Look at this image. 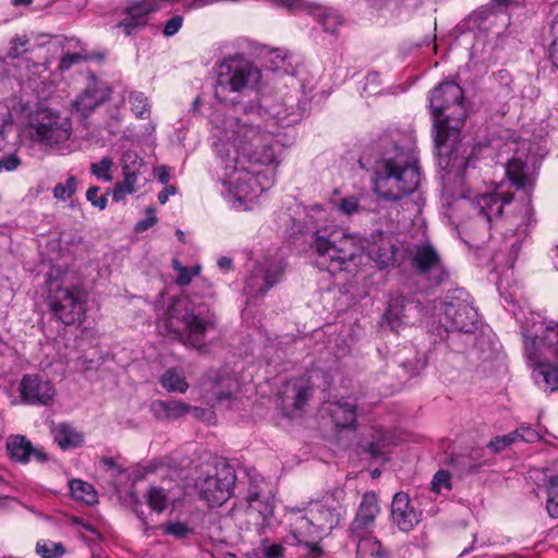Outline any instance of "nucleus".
I'll use <instances>...</instances> for the list:
<instances>
[{"instance_id":"f257e3e1","label":"nucleus","mask_w":558,"mask_h":558,"mask_svg":"<svg viewBox=\"0 0 558 558\" xmlns=\"http://www.w3.org/2000/svg\"><path fill=\"white\" fill-rule=\"evenodd\" d=\"M211 122L217 137L214 149L223 170L225 184L240 202L257 198L271 182L255 167H277L283 145L266 125L248 118L229 117L221 122L214 118Z\"/></svg>"},{"instance_id":"f03ea898","label":"nucleus","mask_w":558,"mask_h":558,"mask_svg":"<svg viewBox=\"0 0 558 558\" xmlns=\"http://www.w3.org/2000/svg\"><path fill=\"white\" fill-rule=\"evenodd\" d=\"M505 172L509 181L523 196L520 202L513 201L512 193L497 185L493 191L463 197L461 207L470 211V217L462 223L465 232H474L481 238L489 235L495 226L502 231L504 250L509 251L493 255V270L512 268L518 257L520 245L527 235L533 218L531 194L534 187V178L527 166L518 158L508 161Z\"/></svg>"},{"instance_id":"7ed1b4c3","label":"nucleus","mask_w":558,"mask_h":558,"mask_svg":"<svg viewBox=\"0 0 558 558\" xmlns=\"http://www.w3.org/2000/svg\"><path fill=\"white\" fill-rule=\"evenodd\" d=\"M463 99V90L454 82L440 83L429 98L438 165L448 173L461 177L471 165L460 140V130L466 117Z\"/></svg>"},{"instance_id":"20e7f679","label":"nucleus","mask_w":558,"mask_h":558,"mask_svg":"<svg viewBox=\"0 0 558 558\" xmlns=\"http://www.w3.org/2000/svg\"><path fill=\"white\" fill-rule=\"evenodd\" d=\"M377 150L372 165L374 192L388 202H399L415 194L421 171L411 138L398 132L383 135Z\"/></svg>"},{"instance_id":"39448f33","label":"nucleus","mask_w":558,"mask_h":558,"mask_svg":"<svg viewBox=\"0 0 558 558\" xmlns=\"http://www.w3.org/2000/svg\"><path fill=\"white\" fill-rule=\"evenodd\" d=\"M157 328L160 333L185 345L202 349L207 333L215 329V314L204 302L179 295L172 298L167 306L157 307Z\"/></svg>"},{"instance_id":"423d86ee","label":"nucleus","mask_w":558,"mask_h":558,"mask_svg":"<svg viewBox=\"0 0 558 558\" xmlns=\"http://www.w3.org/2000/svg\"><path fill=\"white\" fill-rule=\"evenodd\" d=\"M311 247L316 255V265L331 274L356 271L364 258V247L357 238L337 227L317 229Z\"/></svg>"},{"instance_id":"0eeeda50","label":"nucleus","mask_w":558,"mask_h":558,"mask_svg":"<svg viewBox=\"0 0 558 558\" xmlns=\"http://www.w3.org/2000/svg\"><path fill=\"white\" fill-rule=\"evenodd\" d=\"M260 76L259 69L248 59L241 54L230 57L218 66L215 95L220 101L235 105L240 95L256 90Z\"/></svg>"},{"instance_id":"6e6552de","label":"nucleus","mask_w":558,"mask_h":558,"mask_svg":"<svg viewBox=\"0 0 558 558\" xmlns=\"http://www.w3.org/2000/svg\"><path fill=\"white\" fill-rule=\"evenodd\" d=\"M71 132L72 123L69 118L50 110H39L23 128L22 135L48 146H57L66 142Z\"/></svg>"},{"instance_id":"1a4fd4ad","label":"nucleus","mask_w":558,"mask_h":558,"mask_svg":"<svg viewBox=\"0 0 558 558\" xmlns=\"http://www.w3.org/2000/svg\"><path fill=\"white\" fill-rule=\"evenodd\" d=\"M85 303L84 292L78 287H62L57 280H48V304L63 324L80 323L85 314Z\"/></svg>"},{"instance_id":"9d476101","label":"nucleus","mask_w":558,"mask_h":558,"mask_svg":"<svg viewBox=\"0 0 558 558\" xmlns=\"http://www.w3.org/2000/svg\"><path fill=\"white\" fill-rule=\"evenodd\" d=\"M235 480L234 469L229 464H221L202 473L195 481V488L199 498L208 506H221L230 498Z\"/></svg>"},{"instance_id":"9b49d317","label":"nucleus","mask_w":558,"mask_h":558,"mask_svg":"<svg viewBox=\"0 0 558 558\" xmlns=\"http://www.w3.org/2000/svg\"><path fill=\"white\" fill-rule=\"evenodd\" d=\"M441 323L446 330L472 332L477 323V311L464 290L449 291L441 306Z\"/></svg>"},{"instance_id":"f8f14e48","label":"nucleus","mask_w":558,"mask_h":558,"mask_svg":"<svg viewBox=\"0 0 558 558\" xmlns=\"http://www.w3.org/2000/svg\"><path fill=\"white\" fill-rule=\"evenodd\" d=\"M287 263L281 258H265L255 264L246 279L244 292L251 298L263 296L284 276Z\"/></svg>"},{"instance_id":"ddd939ff","label":"nucleus","mask_w":558,"mask_h":558,"mask_svg":"<svg viewBox=\"0 0 558 558\" xmlns=\"http://www.w3.org/2000/svg\"><path fill=\"white\" fill-rule=\"evenodd\" d=\"M286 518L290 527V535L286 538V543L292 546H304L308 558L318 557L322 550L313 539L320 533L313 523L308 510L306 509L305 514L300 510H291Z\"/></svg>"},{"instance_id":"4468645a","label":"nucleus","mask_w":558,"mask_h":558,"mask_svg":"<svg viewBox=\"0 0 558 558\" xmlns=\"http://www.w3.org/2000/svg\"><path fill=\"white\" fill-rule=\"evenodd\" d=\"M412 264L416 272L432 286H440L449 280V271L438 251L428 242L414 247Z\"/></svg>"},{"instance_id":"2eb2a0df","label":"nucleus","mask_w":558,"mask_h":558,"mask_svg":"<svg viewBox=\"0 0 558 558\" xmlns=\"http://www.w3.org/2000/svg\"><path fill=\"white\" fill-rule=\"evenodd\" d=\"M342 494V492H336L308 505V514L319 533L331 531L344 517L345 509L340 500Z\"/></svg>"},{"instance_id":"dca6fc26","label":"nucleus","mask_w":558,"mask_h":558,"mask_svg":"<svg viewBox=\"0 0 558 558\" xmlns=\"http://www.w3.org/2000/svg\"><path fill=\"white\" fill-rule=\"evenodd\" d=\"M304 112L305 108L301 106L294 96H287L278 100L265 97L262 100V105L257 108V114L260 118L269 117L282 126L298 123L303 118Z\"/></svg>"},{"instance_id":"f3484780","label":"nucleus","mask_w":558,"mask_h":558,"mask_svg":"<svg viewBox=\"0 0 558 558\" xmlns=\"http://www.w3.org/2000/svg\"><path fill=\"white\" fill-rule=\"evenodd\" d=\"M508 24L509 16H501L485 4L472 11L461 22V28L472 33L499 34Z\"/></svg>"},{"instance_id":"a211bd4d","label":"nucleus","mask_w":558,"mask_h":558,"mask_svg":"<svg viewBox=\"0 0 558 558\" xmlns=\"http://www.w3.org/2000/svg\"><path fill=\"white\" fill-rule=\"evenodd\" d=\"M21 398L28 404H49L56 393L53 385L38 375H25L20 383Z\"/></svg>"},{"instance_id":"6ab92c4d","label":"nucleus","mask_w":558,"mask_h":558,"mask_svg":"<svg viewBox=\"0 0 558 558\" xmlns=\"http://www.w3.org/2000/svg\"><path fill=\"white\" fill-rule=\"evenodd\" d=\"M422 512L416 509L408 494L400 492L391 502V519L402 532L412 531L421 521Z\"/></svg>"},{"instance_id":"aec40b11","label":"nucleus","mask_w":558,"mask_h":558,"mask_svg":"<svg viewBox=\"0 0 558 558\" xmlns=\"http://www.w3.org/2000/svg\"><path fill=\"white\" fill-rule=\"evenodd\" d=\"M523 335L527 360H536L537 355H541V347L553 350V354L558 357V324H549L545 327L541 324L535 335H529L527 331Z\"/></svg>"},{"instance_id":"412c9836","label":"nucleus","mask_w":558,"mask_h":558,"mask_svg":"<svg viewBox=\"0 0 558 558\" xmlns=\"http://www.w3.org/2000/svg\"><path fill=\"white\" fill-rule=\"evenodd\" d=\"M159 9L158 0H140L126 8V16L116 26L125 36L132 35L147 23V15Z\"/></svg>"},{"instance_id":"4be33fe9","label":"nucleus","mask_w":558,"mask_h":558,"mask_svg":"<svg viewBox=\"0 0 558 558\" xmlns=\"http://www.w3.org/2000/svg\"><path fill=\"white\" fill-rule=\"evenodd\" d=\"M378 498L375 493H365L362 497L356 515L351 523V532L356 536H362L375 522L379 513Z\"/></svg>"},{"instance_id":"5701e85b","label":"nucleus","mask_w":558,"mask_h":558,"mask_svg":"<svg viewBox=\"0 0 558 558\" xmlns=\"http://www.w3.org/2000/svg\"><path fill=\"white\" fill-rule=\"evenodd\" d=\"M178 498V487L170 482L150 485L144 494L147 506L156 513H162L168 507L173 506Z\"/></svg>"},{"instance_id":"b1692460","label":"nucleus","mask_w":558,"mask_h":558,"mask_svg":"<svg viewBox=\"0 0 558 558\" xmlns=\"http://www.w3.org/2000/svg\"><path fill=\"white\" fill-rule=\"evenodd\" d=\"M312 396V387L304 378H293L286 383L280 399L286 409L301 410Z\"/></svg>"},{"instance_id":"393cba45","label":"nucleus","mask_w":558,"mask_h":558,"mask_svg":"<svg viewBox=\"0 0 558 558\" xmlns=\"http://www.w3.org/2000/svg\"><path fill=\"white\" fill-rule=\"evenodd\" d=\"M204 385H210L207 392L211 393L217 401L221 402L225 399L231 398L232 392L238 387V381L233 376L225 371H210L205 377Z\"/></svg>"},{"instance_id":"a878e982","label":"nucleus","mask_w":558,"mask_h":558,"mask_svg":"<svg viewBox=\"0 0 558 558\" xmlns=\"http://www.w3.org/2000/svg\"><path fill=\"white\" fill-rule=\"evenodd\" d=\"M326 412L337 428H354L356 422V404L341 399L328 402Z\"/></svg>"},{"instance_id":"bb28decb","label":"nucleus","mask_w":558,"mask_h":558,"mask_svg":"<svg viewBox=\"0 0 558 558\" xmlns=\"http://www.w3.org/2000/svg\"><path fill=\"white\" fill-rule=\"evenodd\" d=\"M367 256L374 260L378 267L389 266L395 260V247L391 240L381 234L373 238L367 246Z\"/></svg>"},{"instance_id":"cd10ccee","label":"nucleus","mask_w":558,"mask_h":558,"mask_svg":"<svg viewBox=\"0 0 558 558\" xmlns=\"http://www.w3.org/2000/svg\"><path fill=\"white\" fill-rule=\"evenodd\" d=\"M260 484H263V478H254L251 484L246 501L251 511H256L260 515L263 523H266L272 515L274 502L268 496L262 498Z\"/></svg>"},{"instance_id":"c85d7f7f","label":"nucleus","mask_w":558,"mask_h":558,"mask_svg":"<svg viewBox=\"0 0 558 558\" xmlns=\"http://www.w3.org/2000/svg\"><path fill=\"white\" fill-rule=\"evenodd\" d=\"M7 449L13 460L22 463L27 462L32 454H34L39 461H44L46 459L45 454L35 449L25 436H10L7 441Z\"/></svg>"},{"instance_id":"c756f323","label":"nucleus","mask_w":558,"mask_h":558,"mask_svg":"<svg viewBox=\"0 0 558 558\" xmlns=\"http://www.w3.org/2000/svg\"><path fill=\"white\" fill-rule=\"evenodd\" d=\"M539 357L541 355H537L536 360H529L534 364V380L544 390L555 391L558 389V367L543 363Z\"/></svg>"},{"instance_id":"7c9ffc66","label":"nucleus","mask_w":558,"mask_h":558,"mask_svg":"<svg viewBox=\"0 0 558 558\" xmlns=\"http://www.w3.org/2000/svg\"><path fill=\"white\" fill-rule=\"evenodd\" d=\"M107 98V92L97 86V84L89 85L84 92L75 99L74 106L77 111L83 116L89 114Z\"/></svg>"},{"instance_id":"2f4dec72","label":"nucleus","mask_w":558,"mask_h":558,"mask_svg":"<svg viewBox=\"0 0 558 558\" xmlns=\"http://www.w3.org/2000/svg\"><path fill=\"white\" fill-rule=\"evenodd\" d=\"M106 54L102 52L87 51V49L72 50L70 47L63 49L62 57L60 59L59 69L61 71H68L73 65L84 61L97 60L104 61Z\"/></svg>"},{"instance_id":"473e14b6","label":"nucleus","mask_w":558,"mask_h":558,"mask_svg":"<svg viewBox=\"0 0 558 558\" xmlns=\"http://www.w3.org/2000/svg\"><path fill=\"white\" fill-rule=\"evenodd\" d=\"M305 10L315 16L323 25L324 29L328 33L335 34L338 27L342 24L341 16L333 10L323 8L319 4L310 3Z\"/></svg>"},{"instance_id":"72a5a7b5","label":"nucleus","mask_w":558,"mask_h":558,"mask_svg":"<svg viewBox=\"0 0 558 558\" xmlns=\"http://www.w3.org/2000/svg\"><path fill=\"white\" fill-rule=\"evenodd\" d=\"M405 310L407 300L404 296L397 295L389 300L385 317L391 330L398 331L401 326L407 324L404 320L407 317Z\"/></svg>"},{"instance_id":"f704fd0d","label":"nucleus","mask_w":558,"mask_h":558,"mask_svg":"<svg viewBox=\"0 0 558 558\" xmlns=\"http://www.w3.org/2000/svg\"><path fill=\"white\" fill-rule=\"evenodd\" d=\"M54 441L60 448L66 450L77 448L83 444L82 434L77 433L72 426L68 424H59L53 429Z\"/></svg>"},{"instance_id":"c9c22d12","label":"nucleus","mask_w":558,"mask_h":558,"mask_svg":"<svg viewBox=\"0 0 558 558\" xmlns=\"http://www.w3.org/2000/svg\"><path fill=\"white\" fill-rule=\"evenodd\" d=\"M160 385L169 392L184 393L189 388L185 377L175 368H169L161 375Z\"/></svg>"},{"instance_id":"e433bc0d","label":"nucleus","mask_w":558,"mask_h":558,"mask_svg":"<svg viewBox=\"0 0 558 558\" xmlns=\"http://www.w3.org/2000/svg\"><path fill=\"white\" fill-rule=\"evenodd\" d=\"M70 490L75 499L84 501L87 505H94L98 501L97 493L93 485L82 480H72L70 482Z\"/></svg>"},{"instance_id":"4c0bfd02","label":"nucleus","mask_w":558,"mask_h":558,"mask_svg":"<svg viewBox=\"0 0 558 558\" xmlns=\"http://www.w3.org/2000/svg\"><path fill=\"white\" fill-rule=\"evenodd\" d=\"M123 181L117 183L112 191V198L116 202L122 201L125 195L132 194L135 191L137 174L131 171L128 166H125L123 167Z\"/></svg>"},{"instance_id":"58836bf2","label":"nucleus","mask_w":558,"mask_h":558,"mask_svg":"<svg viewBox=\"0 0 558 558\" xmlns=\"http://www.w3.org/2000/svg\"><path fill=\"white\" fill-rule=\"evenodd\" d=\"M357 558H386L381 544L371 537L361 538L356 548Z\"/></svg>"},{"instance_id":"ea45409f","label":"nucleus","mask_w":558,"mask_h":558,"mask_svg":"<svg viewBox=\"0 0 558 558\" xmlns=\"http://www.w3.org/2000/svg\"><path fill=\"white\" fill-rule=\"evenodd\" d=\"M159 530L163 535H170L177 539H187L194 535V529L181 521H169L159 525Z\"/></svg>"},{"instance_id":"a19ab883","label":"nucleus","mask_w":558,"mask_h":558,"mask_svg":"<svg viewBox=\"0 0 558 558\" xmlns=\"http://www.w3.org/2000/svg\"><path fill=\"white\" fill-rule=\"evenodd\" d=\"M546 509L551 518H558V474L546 481Z\"/></svg>"},{"instance_id":"79ce46f5","label":"nucleus","mask_w":558,"mask_h":558,"mask_svg":"<svg viewBox=\"0 0 558 558\" xmlns=\"http://www.w3.org/2000/svg\"><path fill=\"white\" fill-rule=\"evenodd\" d=\"M131 110L140 119H147L150 114L148 98L142 92H132L129 96Z\"/></svg>"},{"instance_id":"37998d69","label":"nucleus","mask_w":558,"mask_h":558,"mask_svg":"<svg viewBox=\"0 0 558 558\" xmlns=\"http://www.w3.org/2000/svg\"><path fill=\"white\" fill-rule=\"evenodd\" d=\"M113 167V159L111 157H102L100 161L90 163V173L95 175L98 180H102L105 182H111L113 177L111 174V169Z\"/></svg>"},{"instance_id":"c03bdc74","label":"nucleus","mask_w":558,"mask_h":558,"mask_svg":"<svg viewBox=\"0 0 558 558\" xmlns=\"http://www.w3.org/2000/svg\"><path fill=\"white\" fill-rule=\"evenodd\" d=\"M36 553L43 558L61 557L65 550L61 543L39 541L36 544Z\"/></svg>"},{"instance_id":"a18cd8bd","label":"nucleus","mask_w":558,"mask_h":558,"mask_svg":"<svg viewBox=\"0 0 558 558\" xmlns=\"http://www.w3.org/2000/svg\"><path fill=\"white\" fill-rule=\"evenodd\" d=\"M77 189V180L74 175H70L65 184L58 183L53 189V197L59 201L71 198Z\"/></svg>"},{"instance_id":"49530a36","label":"nucleus","mask_w":558,"mask_h":558,"mask_svg":"<svg viewBox=\"0 0 558 558\" xmlns=\"http://www.w3.org/2000/svg\"><path fill=\"white\" fill-rule=\"evenodd\" d=\"M519 439V432H511L507 435L496 436L492 439L487 447L494 452L498 453L502 451L505 448L515 442Z\"/></svg>"},{"instance_id":"de8ad7c7","label":"nucleus","mask_w":558,"mask_h":558,"mask_svg":"<svg viewBox=\"0 0 558 558\" xmlns=\"http://www.w3.org/2000/svg\"><path fill=\"white\" fill-rule=\"evenodd\" d=\"M174 269L178 271L175 282L179 286H189L194 277L199 272V267H184L174 260Z\"/></svg>"},{"instance_id":"09e8293b","label":"nucleus","mask_w":558,"mask_h":558,"mask_svg":"<svg viewBox=\"0 0 558 558\" xmlns=\"http://www.w3.org/2000/svg\"><path fill=\"white\" fill-rule=\"evenodd\" d=\"M432 490L439 494L444 489L450 490L451 489V475L448 471L439 470L435 473L433 480H432Z\"/></svg>"},{"instance_id":"8fccbe9b","label":"nucleus","mask_w":558,"mask_h":558,"mask_svg":"<svg viewBox=\"0 0 558 558\" xmlns=\"http://www.w3.org/2000/svg\"><path fill=\"white\" fill-rule=\"evenodd\" d=\"M190 404L184 403L178 400L167 401V410H168V420H177L185 414H187L191 410H193Z\"/></svg>"},{"instance_id":"3c124183","label":"nucleus","mask_w":558,"mask_h":558,"mask_svg":"<svg viewBox=\"0 0 558 558\" xmlns=\"http://www.w3.org/2000/svg\"><path fill=\"white\" fill-rule=\"evenodd\" d=\"M386 440L380 436L377 440L367 444L365 450L373 458L378 460H386Z\"/></svg>"},{"instance_id":"603ef678","label":"nucleus","mask_w":558,"mask_h":558,"mask_svg":"<svg viewBox=\"0 0 558 558\" xmlns=\"http://www.w3.org/2000/svg\"><path fill=\"white\" fill-rule=\"evenodd\" d=\"M12 128L9 108L0 102V150L4 147L5 132Z\"/></svg>"},{"instance_id":"864d4df0","label":"nucleus","mask_w":558,"mask_h":558,"mask_svg":"<svg viewBox=\"0 0 558 558\" xmlns=\"http://www.w3.org/2000/svg\"><path fill=\"white\" fill-rule=\"evenodd\" d=\"M550 34L553 41L549 46V58L553 64L558 69V15L554 19L550 25Z\"/></svg>"},{"instance_id":"5fc2aeb1","label":"nucleus","mask_w":558,"mask_h":558,"mask_svg":"<svg viewBox=\"0 0 558 558\" xmlns=\"http://www.w3.org/2000/svg\"><path fill=\"white\" fill-rule=\"evenodd\" d=\"M99 187L98 186H92L86 192V198L90 204L100 210L105 209L107 207V194H104L101 196H98Z\"/></svg>"},{"instance_id":"6e6d98bb","label":"nucleus","mask_w":558,"mask_h":558,"mask_svg":"<svg viewBox=\"0 0 558 558\" xmlns=\"http://www.w3.org/2000/svg\"><path fill=\"white\" fill-rule=\"evenodd\" d=\"M337 206L342 214L348 216L359 211L360 209L359 198L355 196L342 198Z\"/></svg>"},{"instance_id":"4d7b16f0","label":"nucleus","mask_w":558,"mask_h":558,"mask_svg":"<svg viewBox=\"0 0 558 558\" xmlns=\"http://www.w3.org/2000/svg\"><path fill=\"white\" fill-rule=\"evenodd\" d=\"M128 166L131 171L138 174L140 168L143 166L142 160L131 150L122 155V168Z\"/></svg>"},{"instance_id":"13d9d810","label":"nucleus","mask_w":558,"mask_h":558,"mask_svg":"<svg viewBox=\"0 0 558 558\" xmlns=\"http://www.w3.org/2000/svg\"><path fill=\"white\" fill-rule=\"evenodd\" d=\"M28 44V40L24 37H15L11 41V47L9 49L8 54L11 58H19L22 53H24L27 48L26 45Z\"/></svg>"},{"instance_id":"bf43d9fd","label":"nucleus","mask_w":558,"mask_h":558,"mask_svg":"<svg viewBox=\"0 0 558 558\" xmlns=\"http://www.w3.org/2000/svg\"><path fill=\"white\" fill-rule=\"evenodd\" d=\"M150 411L154 416L159 421L168 420L167 401L156 400L150 405Z\"/></svg>"},{"instance_id":"052dcab7","label":"nucleus","mask_w":558,"mask_h":558,"mask_svg":"<svg viewBox=\"0 0 558 558\" xmlns=\"http://www.w3.org/2000/svg\"><path fill=\"white\" fill-rule=\"evenodd\" d=\"M514 432H519V439L525 442H534L539 439V434L530 426H521Z\"/></svg>"},{"instance_id":"680f3d73","label":"nucleus","mask_w":558,"mask_h":558,"mask_svg":"<svg viewBox=\"0 0 558 558\" xmlns=\"http://www.w3.org/2000/svg\"><path fill=\"white\" fill-rule=\"evenodd\" d=\"M513 0H490L487 5L501 16H508L507 11Z\"/></svg>"},{"instance_id":"e2e57ef3","label":"nucleus","mask_w":558,"mask_h":558,"mask_svg":"<svg viewBox=\"0 0 558 558\" xmlns=\"http://www.w3.org/2000/svg\"><path fill=\"white\" fill-rule=\"evenodd\" d=\"M157 221V217L155 215L154 209H148L147 217L141 221H138L135 226L136 232L146 231L148 228L153 227Z\"/></svg>"},{"instance_id":"0e129e2a","label":"nucleus","mask_w":558,"mask_h":558,"mask_svg":"<svg viewBox=\"0 0 558 558\" xmlns=\"http://www.w3.org/2000/svg\"><path fill=\"white\" fill-rule=\"evenodd\" d=\"M182 22H183V19L181 16H179V15L173 16L166 23L165 28H163V34L166 36H173L181 28Z\"/></svg>"},{"instance_id":"69168bd1","label":"nucleus","mask_w":558,"mask_h":558,"mask_svg":"<svg viewBox=\"0 0 558 558\" xmlns=\"http://www.w3.org/2000/svg\"><path fill=\"white\" fill-rule=\"evenodd\" d=\"M21 163V160L15 155H9L0 159V172L15 170Z\"/></svg>"},{"instance_id":"338daca9","label":"nucleus","mask_w":558,"mask_h":558,"mask_svg":"<svg viewBox=\"0 0 558 558\" xmlns=\"http://www.w3.org/2000/svg\"><path fill=\"white\" fill-rule=\"evenodd\" d=\"M155 177L158 179V181L162 184H167L170 179L169 170L167 167L161 166L154 170Z\"/></svg>"},{"instance_id":"774afa93","label":"nucleus","mask_w":558,"mask_h":558,"mask_svg":"<svg viewBox=\"0 0 558 558\" xmlns=\"http://www.w3.org/2000/svg\"><path fill=\"white\" fill-rule=\"evenodd\" d=\"M282 555V546L279 544H272L266 548L267 558H279Z\"/></svg>"}]
</instances>
